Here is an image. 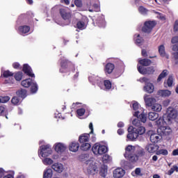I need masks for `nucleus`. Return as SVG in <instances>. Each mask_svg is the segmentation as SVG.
Here are the masks:
<instances>
[{"label":"nucleus","instance_id":"obj_1","mask_svg":"<svg viewBox=\"0 0 178 178\" xmlns=\"http://www.w3.org/2000/svg\"><path fill=\"white\" fill-rule=\"evenodd\" d=\"M145 155V152L144 151V149L136 150V147L131 145L125 148V153L124 154V158H126V159L131 163H136L139 158H141Z\"/></svg>","mask_w":178,"mask_h":178},{"label":"nucleus","instance_id":"obj_2","mask_svg":"<svg viewBox=\"0 0 178 178\" xmlns=\"http://www.w3.org/2000/svg\"><path fill=\"white\" fill-rule=\"evenodd\" d=\"M60 66V73H68V76H70L72 73H74L76 72V65H74V64L68 59L61 60Z\"/></svg>","mask_w":178,"mask_h":178},{"label":"nucleus","instance_id":"obj_3","mask_svg":"<svg viewBox=\"0 0 178 178\" xmlns=\"http://www.w3.org/2000/svg\"><path fill=\"white\" fill-rule=\"evenodd\" d=\"M156 124L158 126L157 132L161 136H170V134H172V129L168 127V124L165 121L163 117H161L156 120Z\"/></svg>","mask_w":178,"mask_h":178},{"label":"nucleus","instance_id":"obj_4","mask_svg":"<svg viewBox=\"0 0 178 178\" xmlns=\"http://www.w3.org/2000/svg\"><path fill=\"white\" fill-rule=\"evenodd\" d=\"M134 116L137 118L132 121V124L136 126V127H140L141 122L145 123V122H147V115L144 113L140 114V111H136Z\"/></svg>","mask_w":178,"mask_h":178},{"label":"nucleus","instance_id":"obj_5","mask_svg":"<svg viewBox=\"0 0 178 178\" xmlns=\"http://www.w3.org/2000/svg\"><path fill=\"white\" fill-rule=\"evenodd\" d=\"M92 151L95 155H104L108 152V147L96 143L92 147Z\"/></svg>","mask_w":178,"mask_h":178},{"label":"nucleus","instance_id":"obj_6","mask_svg":"<svg viewBox=\"0 0 178 178\" xmlns=\"http://www.w3.org/2000/svg\"><path fill=\"white\" fill-rule=\"evenodd\" d=\"M155 26H156V22L155 21H146L142 27V31L149 34Z\"/></svg>","mask_w":178,"mask_h":178},{"label":"nucleus","instance_id":"obj_7","mask_svg":"<svg viewBox=\"0 0 178 178\" xmlns=\"http://www.w3.org/2000/svg\"><path fill=\"white\" fill-rule=\"evenodd\" d=\"M51 154H52V149L49 145H42L40 147V155L42 158H47V156H49Z\"/></svg>","mask_w":178,"mask_h":178},{"label":"nucleus","instance_id":"obj_8","mask_svg":"<svg viewBox=\"0 0 178 178\" xmlns=\"http://www.w3.org/2000/svg\"><path fill=\"white\" fill-rule=\"evenodd\" d=\"M128 134L127 138L130 140V141H136V138H138V134L136 131V128H134L133 126H130L128 128Z\"/></svg>","mask_w":178,"mask_h":178},{"label":"nucleus","instance_id":"obj_9","mask_svg":"<svg viewBox=\"0 0 178 178\" xmlns=\"http://www.w3.org/2000/svg\"><path fill=\"white\" fill-rule=\"evenodd\" d=\"M138 72H139L140 74H154L155 70L154 67H144L140 65L138 67Z\"/></svg>","mask_w":178,"mask_h":178},{"label":"nucleus","instance_id":"obj_10","mask_svg":"<svg viewBox=\"0 0 178 178\" xmlns=\"http://www.w3.org/2000/svg\"><path fill=\"white\" fill-rule=\"evenodd\" d=\"M22 72L29 77H35V74L33 73V69L29 64H24L22 67Z\"/></svg>","mask_w":178,"mask_h":178},{"label":"nucleus","instance_id":"obj_11","mask_svg":"<svg viewBox=\"0 0 178 178\" xmlns=\"http://www.w3.org/2000/svg\"><path fill=\"white\" fill-rule=\"evenodd\" d=\"M60 15L64 20H68L70 23V19H72V14L65 8L60 9Z\"/></svg>","mask_w":178,"mask_h":178},{"label":"nucleus","instance_id":"obj_12","mask_svg":"<svg viewBox=\"0 0 178 178\" xmlns=\"http://www.w3.org/2000/svg\"><path fill=\"white\" fill-rule=\"evenodd\" d=\"M67 147L66 145L62 143H56L54 145V149L58 154H62V152H65L67 149Z\"/></svg>","mask_w":178,"mask_h":178},{"label":"nucleus","instance_id":"obj_13","mask_svg":"<svg viewBox=\"0 0 178 178\" xmlns=\"http://www.w3.org/2000/svg\"><path fill=\"white\" fill-rule=\"evenodd\" d=\"M145 149L149 154H155V152L159 149V146L158 145L150 143L146 145Z\"/></svg>","mask_w":178,"mask_h":178},{"label":"nucleus","instance_id":"obj_14","mask_svg":"<svg viewBox=\"0 0 178 178\" xmlns=\"http://www.w3.org/2000/svg\"><path fill=\"white\" fill-rule=\"evenodd\" d=\"M126 171L122 168H118L115 169L113 172V176L114 178H122L124 176Z\"/></svg>","mask_w":178,"mask_h":178},{"label":"nucleus","instance_id":"obj_15","mask_svg":"<svg viewBox=\"0 0 178 178\" xmlns=\"http://www.w3.org/2000/svg\"><path fill=\"white\" fill-rule=\"evenodd\" d=\"M113 70H115V64L111 63H108L106 64L104 67V73L106 74H112Z\"/></svg>","mask_w":178,"mask_h":178},{"label":"nucleus","instance_id":"obj_16","mask_svg":"<svg viewBox=\"0 0 178 178\" xmlns=\"http://www.w3.org/2000/svg\"><path fill=\"white\" fill-rule=\"evenodd\" d=\"M79 148H80L79 142L73 141L69 145V150L71 151V152H77Z\"/></svg>","mask_w":178,"mask_h":178},{"label":"nucleus","instance_id":"obj_17","mask_svg":"<svg viewBox=\"0 0 178 178\" xmlns=\"http://www.w3.org/2000/svg\"><path fill=\"white\" fill-rule=\"evenodd\" d=\"M161 138H162V136L159 134H151L150 136V141L154 144H156V143H159Z\"/></svg>","mask_w":178,"mask_h":178},{"label":"nucleus","instance_id":"obj_18","mask_svg":"<svg viewBox=\"0 0 178 178\" xmlns=\"http://www.w3.org/2000/svg\"><path fill=\"white\" fill-rule=\"evenodd\" d=\"M159 54L161 58H166V59H169V55L166 54L165 51V45L161 44L159 46Z\"/></svg>","mask_w":178,"mask_h":178},{"label":"nucleus","instance_id":"obj_19","mask_svg":"<svg viewBox=\"0 0 178 178\" xmlns=\"http://www.w3.org/2000/svg\"><path fill=\"white\" fill-rule=\"evenodd\" d=\"M51 168L58 173H62L63 172V165L59 163H55L51 165Z\"/></svg>","mask_w":178,"mask_h":178},{"label":"nucleus","instance_id":"obj_20","mask_svg":"<svg viewBox=\"0 0 178 178\" xmlns=\"http://www.w3.org/2000/svg\"><path fill=\"white\" fill-rule=\"evenodd\" d=\"M90 140V134H83L79 137V141L81 144L88 143Z\"/></svg>","mask_w":178,"mask_h":178},{"label":"nucleus","instance_id":"obj_21","mask_svg":"<svg viewBox=\"0 0 178 178\" xmlns=\"http://www.w3.org/2000/svg\"><path fill=\"white\" fill-rule=\"evenodd\" d=\"M144 99L147 106H153L154 103L156 102L155 98L149 97L148 96H145Z\"/></svg>","mask_w":178,"mask_h":178},{"label":"nucleus","instance_id":"obj_22","mask_svg":"<svg viewBox=\"0 0 178 178\" xmlns=\"http://www.w3.org/2000/svg\"><path fill=\"white\" fill-rule=\"evenodd\" d=\"M16 95L18 98H22V99H24V98L27 97V90L25 89L21 88L20 90L16 92Z\"/></svg>","mask_w":178,"mask_h":178},{"label":"nucleus","instance_id":"obj_23","mask_svg":"<svg viewBox=\"0 0 178 178\" xmlns=\"http://www.w3.org/2000/svg\"><path fill=\"white\" fill-rule=\"evenodd\" d=\"M31 84H33V79L30 78L24 79L21 82V85L25 88H29V87H31Z\"/></svg>","mask_w":178,"mask_h":178},{"label":"nucleus","instance_id":"obj_24","mask_svg":"<svg viewBox=\"0 0 178 178\" xmlns=\"http://www.w3.org/2000/svg\"><path fill=\"white\" fill-rule=\"evenodd\" d=\"M144 90L145 91H146V92H148L149 94H152L154 90V84L151 83H145V86H144Z\"/></svg>","mask_w":178,"mask_h":178},{"label":"nucleus","instance_id":"obj_25","mask_svg":"<svg viewBox=\"0 0 178 178\" xmlns=\"http://www.w3.org/2000/svg\"><path fill=\"white\" fill-rule=\"evenodd\" d=\"M138 63H140L141 66L147 67L151 65V63H152V61L148 58H143L139 60Z\"/></svg>","mask_w":178,"mask_h":178},{"label":"nucleus","instance_id":"obj_26","mask_svg":"<svg viewBox=\"0 0 178 178\" xmlns=\"http://www.w3.org/2000/svg\"><path fill=\"white\" fill-rule=\"evenodd\" d=\"M80 149L81 151H90L91 149V143H88V142L81 143Z\"/></svg>","mask_w":178,"mask_h":178},{"label":"nucleus","instance_id":"obj_27","mask_svg":"<svg viewBox=\"0 0 178 178\" xmlns=\"http://www.w3.org/2000/svg\"><path fill=\"white\" fill-rule=\"evenodd\" d=\"M19 31L22 33V34H27V33H29V31H30V26L24 25V26H20L19 27Z\"/></svg>","mask_w":178,"mask_h":178},{"label":"nucleus","instance_id":"obj_28","mask_svg":"<svg viewBox=\"0 0 178 178\" xmlns=\"http://www.w3.org/2000/svg\"><path fill=\"white\" fill-rule=\"evenodd\" d=\"M172 94V92L170 90H159L158 95L160 97H163L165 98L166 97H170V95Z\"/></svg>","mask_w":178,"mask_h":178},{"label":"nucleus","instance_id":"obj_29","mask_svg":"<svg viewBox=\"0 0 178 178\" xmlns=\"http://www.w3.org/2000/svg\"><path fill=\"white\" fill-rule=\"evenodd\" d=\"M52 169L48 168L44 171L43 178H51L52 177Z\"/></svg>","mask_w":178,"mask_h":178},{"label":"nucleus","instance_id":"obj_30","mask_svg":"<svg viewBox=\"0 0 178 178\" xmlns=\"http://www.w3.org/2000/svg\"><path fill=\"white\" fill-rule=\"evenodd\" d=\"M96 24L98 26V27H105V19L101 17H99L96 19Z\"/></svg>","mask_w":178,"mask_h":178},{"label":"nucleus","instance_id":"obj_31","mask_svg":"<svg viewBox=\"0 0 178 178\" xmlns=\"http://www.w3.org/2000/svg\"><path fill=\"white\" fill-rule=\"evenodd\" d=\"M159 118V114L155 113V112H150L148 114V118L149 120H156Z\"/></svg>","mask_w":178,"mask_h":178},{"label":"nucleus","instance_id":"obj_32","mask_svg":"<svg viewBox=\"0 0 178 178\" xmlns=\"http://www.w3.org/2000/svg\"><path fill=\"white\" fill-rule=\"evenodd\" d=\"M106 173H108V167L103 165L100 168L99 175L102 177H106Z\"/></svg>","mask_w":178,"mask_h":178},{"label":"nucleus","instance_id":"obj_33","mask_svg":"<svg viewBox=\"0 0 178 178\" xmlns=\"http://www.w3.org/2000/svg\"><path fill=\"white\" fill-rule=\"evenodd\" d=\"M134 40L137 45H140V44H143V42H144V39L140 35V34L135 35Z\"/></svg>","mask_w":178,"mask_h":178},{"label":"nucleus","instance_id":"obj_34","mask_svg":"<svg viewBox=\"0 0 178 178\" xmlns=\"http://www.w3.org/2000/svg\"><path fill=\"white\" fill-rule=\"evenodd\" d=\"M138 128H135V131H136V134L140 136H143L144 133H145V127L143 126L137 127Z\"/></svg>","mask_w":178,"mask_h":178},{"label":"nucleus","instance_id":"obj_35","mask_svg":"<svg viewBox=\"0 0 178 178\" xmlns=\"http://www.w3.org/2000/svg\"><path fill=\"white\" fill-rule=\"evenodd\" d=\"M38 91V85L35 82H33L31 85V92L32 94H35Z\"/></svg>","mask_w":178,"mask_h":178},{"label":"nucleus","instance_id":"obj_36","mask_svg":"<svg viewBox=\"0 0 178 178\" xmlns=\"http://www.w3.org/2000/svg\"><path fill=\"white\" fill-rule=\"evenodd\" d=\"M168 76V70H164L163 72L159 74L157 81L159 83L162 80V79H165Z\"/></svg>","mask_w":178,"mask_h":178},{"label":"nucleus","instance_id":"obj_37","mask_svg":"<svg viewBox=\"0 0 178 178\" xmlns=\"http://www.w3.org/2000/svg\"><path fill=\"white\" fill-rule=\"evenodd\" d=\"M152 111H154V112H161L162 111V106L160 104L154 103L153 106H152Z\"/></svg>","mask_w":178,"mask_h":178},{"label":"nucleus","instance_id":"obj_38","mask_svg":"<svg viewBox=\"0 0 178 178\" xmlns=\"http://www.w3.org/2000/svg\"><path fill=\"white\" fill-rule=\"evenodd\" d=\"M14 79L16 80V81H20L22 79H23V72H17L14 75Z\"/></svg>","mask_w":178,"mask_h":178},{"label":"nucleus","instance_id":"obj_39","mask_svg":"<svg viewBox=\"0 0 178 178\" xmlns=\"http://www.w3.org/2000/svg\"><path fill=\"white\" fill-rule=\"evenodd\" d=\"M76 29L79 30H84V29H86V22L83 21H79L76 23Z\"/></svg>","mask_w":178,"mask_h":178},{"label":"nucleus","instance_id":"obj_40","mask_svg":"<svg viewBox=\"0 0 178 178\" xmlns=\"http://www.w3.org/2000/svg\"><path fill=\"white\" fill-rule=\"evenodd\" d=\"M168 154H169V152H168V149H161L157 150L156 152V155L166 156V155H168Z\"/></svg>","mask_w":178,"mask_h":178},{"label":"nucleus","instance_id":"obj_41","mask_svg":"<svg viewBox=\"0 0 178 178\" xmlns=\"http://www.w3.org/2000/svg\"><path fill=\"white\" fill-rule=\"evenodd\" d=\"M104 84L106 90H111V88H112V82H111V81L105 80Z\"/></svg>","mask_w":178,"mask_h":178},{"label":"nucleus","instance_id":"obj_42","mask_svg":"<svg viewBox=\"0 0 178 178\" xmlns=\"http://www.w3.org/2000/svg\"><path fill=\"white\" fill-rule=\"evenodd\" d=\"M11 102L13 105H19L20 103V97H18L17 96H15L12 98Z\"/></svg>","mask_w":178,"mask_h":178},{"label":"nucleus","instance_id":"obj_43","mask_svg":"<svg viewBox=\"0 0 178 178\" xmlns=\"http://www.w3.org/2000/svg\"><path fill=\"white\" fill-rule=\"evenodd\" d=\"M12 76H13V72L9 70H6L3 72V77H4L5 79H8V77Z\"/></svg>","mask_w":178,"mask_h":178},{"label":"nucleus","instance_id":"obj_44","mask_svg":"<svg viewBox=\"0 0 178 178\" xmlns=\"http://www.w3.org/2000/svg\"><path fill=\"white\" fill-rule=\"evenodd\" d=\"M177 117V113L174 109L171 110L170 112L168 113V118H170L171 119H176Z\"/></svg>","mask_w":178,"mask_h":178},{"label":"nucleus","instance_id":"obj_45","mask_svg":"<svg viewBox=\"0 0 178 178\" xmlns=\"http://www.w3.org/2000/svg\"><path fill=\"white\" fill-rule=\"evenodd\" d=\"M138 12H140L141 15H147V13H148V10L145 8L144 6H140L138 8Z\"/></svg>","mask_w":178,"mask_h":178},{"label":"nucleus","instance_id":"obj_46","mask_svg":"<svg viewBox=\"0 0 178 178\" xmlns=\"http://www.w3.org/2000/svg\"><path fill=\"white\" fill-rule=\"evenodd\" d=\"M44 165H52L54 163V161L51 159L49 158H45L43 160Z\"/></svg>","mask_w":178,"mask_h":178},{"label":"nucleus","instance_id":"obj_47","mask_svg":"<svg viewBox=\"0 0 178 178\" xmlns=\"http://www.w3.org/2000/svg\"><path fill=\"white\" fill-rule=\"evenodd\" d=\"M0 115L1 116H6V119H8V116L6 115V110L5 109V107L0 106Z\"/></svg>","mask_w":178,"mask_h":178},{"label":"nucleus","instance_id":"obj_48","mask_svg":"<svg viewBox=\"0 0 178 178\" xmlns=\"http://www.w3.org/2000/svg\"><path fill=\"white\" fill-rule=\"evenodd\" d=\"M76 113L78 116H84V113H86V109L79 108L76 110Z\"/></svg>","mask_w":178,"mask_h":178},{"label":"nucleus","instance_id":"obj_49","mask_svg":"<svg viewBox=\"0 0 178 178\" xmlns=\"http://www.w3.org/2000/svg\"><path fill=\"white\" fill-rule=\"evenodd\" d=\"M167 84L168 87H172L173 86V76H169L168 80H167Z\"/></svg>","mask_w":178,"mask_h":178},{"label":"nucleus","instance_id":"obj_50","mask_svg":"<svg viewBox=\"0 0 178 178\" xmlns=\"http://www.w3.org/2000/svg\"><path fill=\"white\" fill-rule=\"evenodd\" d=\"M74 5L76 8H82L83 7V1L81 0H75Z\"/></svg>","mask_w":178,"mask_h":178},{"label":"nucleus","instance_id":"obj_51","mask_svg":"<svg viewBox=\"0 0 178 178\" xmlns=\"http://www.w3.org/2000/svg\"><path fill=\"white\" fill-rule=\"evenodd\" d=\"M172 44H178V35L174 36L171 39Z\"/></svg>","mask_w":178,"mask_h":178},{"label":"nucleus","instance_id":"obj_52","mask_svg":"<svg viewBox=\"0 0 178 178\" xmlns=\"http://www.w3.org/2000/svg\"><path fill=\"white\" fill-rule=\"evenodd\" d=\"M10 99V97L9 96H4L2 97L1 102L5 104L6 102H8Z\"/></svg>","mask_w":178,"mask_h":178},{"label":"nucleus","instance_id":"obj_53","mask_svg":"<svg viewBox=\"0 0 178 178\" xmlns=\"http://www.w3.org/2000/svg\"><path fill=\"white\" fill-rule=\"evenodd\" d=\"M134 111H137L139 108L138 102H136L132 104Z\"/></svg>","mask_w":178,"mask_h":178},{"label":"nucleus","instance_id":"obj_54","mask_svg":"<svg viewBox=\"0 0 178 178\" xmlns=\"http://www.w3.org/2000/svg\"><path fill=\"white\" fill-rule=\"evenodd\" d=\"M141 54L142 56H143L144 58L148 57V53L147 52V50H145V49H142Z\"/></svg>","mask_w":178,"mask_h":178},{"label":"nucleus","instance_id":"obj_55","mask_svg":"<svg viewBox=\"0 0 178 178\" xmlns=\"http://www.w3.org/2000/svg\"><path fill=\"white\" fill-rule=\"evenodd\" d=\"M13 67L14 69H17V70L20 69V63H13Z\"/></svg>","mask_w":178,"mask_h":178},{"label":"nucleus","instance_id":"obj_56","mask_svg":"<svg viewBox=\"0 0 178 178\" xmlns=\"http://www.w3.org/2000/svg\"><path fill=\"white\" fill-rule=\"evenodd\" d=\"M89 129H90V132L89 133V134H93V133H94V127L92 125V122H90L89 124Z\"/></svg>","mask_w":178,"mask_h":178},{"label":"nucleus","instance_id":"obj_57","mask_svg":"<svg viewBox=\"0 0 178 178\" xmlns=\"http://www.w3.org/2000/svg\"><path fill=\"white\" fill-rule=\"evenodd\" d=\"M135 174L137 175V176H141V169L140 168H136Z\"/></svg>","mask_w":178,"mask_h":178},{"label":"nucleus","instance_id":"obj_58","mask_svg":"<svg viewBox=\"0 0 178 178\" xmlns=\"http://www.w3.org/2000/svg\"><path fill=\"white\" fill-rule=\"evenodd\" d=\"M175 172V169H173V168H171L167 172V175H168V176H172V175H173V173Z\"/></svg>","mask_w":178,"mask_h":178},{"label":"nucleus","instance_id":"obj_59","mask_svg":"<svg viewBox=\"0 0 178 178\" xmlns=\"http://www.w3.org/2000/svg\"><path fill=\"white\" fill-rule=\"evenodd\" d=\"M172 51L174 52H178V44L172 45Z\"/></svg>","mask_w":178,"mask_h":178},{"label":"nucleus","instance_id":"obj_60","mask_svg":"<svg viewBox=\"0 0 178 178\" xmlns=\"http://www.w3.org/2000/svg\"><path fill=\"white\" fill-rule=\"evenodd\" d=\"M3 176H5V170L0 168V178L3 177Z\"/></svg>","mask_w":178,"mask_h":178},{"label":"nucleus","instance_id":"obj_61","mask_svg":"<svg viewBox=\"0 0 178 178\" xmlns=\"http://www.w3.org/2000/svg\"><path fill=\"white\" fill-rule=\"evenodd\" d=\"M90 140H91L92 143H95V141H97V137L95 136V134H92Z\"/></svg>","mask_w":178,"mask_h":178},{"label":"nucleus","instance_id":"obj_62","mask_svg":"<svg viewBox=\"0 0 178 178\" xmlns=\"http://www.w3.org/2000/svg\"><path fill=\"white\" fill-rule=\"evenodd\" d=\"M60 2L65 5H70V0H60Z\"/></svg>","mask_w":178,"mask_h":178},{"label":"nucleus","instance_id":"obj_63","mask_svg":"<svg viewBox=\"0 0 178 178\" xmlns=\"http://www.w3.org/2000/svg\"><path fill=\"white\" fill-rule=\"evenodd\" d=\"M174 31H178V21H176L174 24Z\"/></svg>","mask_w":178,"mask_h":178},{"label":"nucleus","instance_id":"obj_64","mask_svg":"<svg viewBox=\"0 0 178 178\" xmlns=\"http://www.w3.org/2000/svg\"><path fill=\"white\" fill-rule=\"evenodd\" d=\"M172 155H173V156H178V149H174L172 151Z\"/></svg>","mask_w":178,"mask_h":178}]
</instances>
